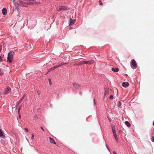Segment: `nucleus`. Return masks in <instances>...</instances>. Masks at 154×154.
I'll return each instance as SVG.
<instances>
[{
    "mask_svg": "<svg viewBox=\"0 0 154 154\" xmlns=\"http://www.w3.org/2000/svg\"><path fill=\"white\" fill-rule=\"evenodd\" d=\"M14 52L12 51H10L8 54L7 61L9 63H11L13 59Z\"/></svg>",
    "mask_w": 154,
    "mask_h": 154,
    "instance_id": "1",
    "label": "nucleus"
},
{
    "mask_svg": "<svg viewBox=\"0 0 154 154\" xmlns=\"http://www.w3.org/2000/svg\"><path fill=\"white\" fill-rule=\"evenodd\" d=\"M131 66L133 69H135L137 67V63L134 59H133L131 61Z\"/></svg>",
    "mask_w": 154,
    "mask_h": 154,
    "instance_id": "2",
    "label": "nucleus"
},
{
    "mask_svg": "<svg viewBox=\"0 0 154 154\" xmlns=\"http://www.w3.org/2000/svg\"><path fill=\"white\" fill-rule=\"evenodd\" d=\"M69 9V8L67 7L61 6L59 8H57L56 10L57 11H60L62 10H66Z\"/></svg>",
    "mask_w": 154,
    "mask_h": 154,
    "instance_id": "3",
    "label": "nucleus"
},
{
    "mask_svg": "<svg viewBox=\"0 0 154 154\" xmlns=\"http://www.w3.org/2000/svg\"><path fill=\"white\" fill-rule=\"evenodd\" d=\"M94 63V60H90L89 61H83L81 62H80L79 63V65L83 64H91L92 63Z\"/></svg>",
    "mask_w": 154,
    "mask_h": 154,
    "instance_id": "4",
    "label": "nucleus"
},
{
    "mask_svg": "<svg viewBox=\"0 0 154 154\" xmlns=\"http://www.w3.org/2000/svg\"><path fill=\"white\" fill-rule=\"evenodd\" d=\"M11 88H7L5 90V94H7L11 91Z\"/></svg>",
    "mask_w": 154,
    "mask_h": 154,
    "instance_id": "5",
    "label": "nucleus"
},
{
    "mask_svg": "<svg viewBox=\"0 0 154 154\" xmlns=\"http://www.w3.org/2000/svg\"><path fill=\"white\" fill-rule=\"evenodd\" d=\"M109 88H106L105 90L104 94V97H106L109 94Z\"/></svg>",
    "mask_w": 154,
    "mask_h": 154,
    "instance_id": "6",
    "label": "nucleus"
},
{
    "mask_svg": "<svg viewBox=\"0 0 154 154\" xmlns=\"http://www.w3.org/2000/svg\"><path fill=\"white\" fill-rule=\"evenodd\" d=\"M0 137L3 138H5V135L3 134V132L1 129H0Z\"/></svg>",
    "mask_w": 154,
    "mask_h": 154,
    "instance_id": "7",
    "label": "nucleus"
},
{
    "mask_svg": "<svg viewBox=\"0 0 154 154\" xmlns=\"http://www.w3.org/2000/svg\"><path fill=\"white\" fill-rule=\"evenodd\" d=\"M129 84L128 82H123L122 83V85L123 87L126 88L129 86Z\"/></svg>",
    "mask_w": 154,
    "mask_h": 154,
    "instance_id": "8",
    "label": "nucleus"
},
{
    "mask_svg": "<svg viewBox=\"0 0 154 154\" xmlns=\"http://www.w3.org/2000/svg\"><path fill=\"white\" fill-rule=\"evenodd\" d=\"M112 130L113 134H116V128L114 125H112Z\"/></svg>",
    "mask_w": 154,
    "mask_h": 154,
    "instance_id": "9",
    "label": "nucleus"
},
{
    "mask_svg": "<svg viewBox=\"0 0 154 154\" xmlns=\"http://www.w3.org/2000/svg\"><path fill=\"white\" fill-rule=\"evenodd\" d=\"M73 85L75 88H78L80 86L79 85L74 83H73Z\"/></svg>",
    "mask_w": 154,
    "mask_h": 154,
    "instance_id": "10",
    "label": "nucleus"
},
{
    "mask_svg": "<svg viewBox=\"0 0 154 154\" xmlns=\"http://www.w3.org/2000/svg\"><path fill=\"white\" fill-rule=\"evenodd\" d=\"M29 4H35L36 2H35V0H29Z\"/></svg>",
    "mask_w": 154,
    "mask_h": 154,
    "instance_id": "11",
    "label": "nucleus"
},
{
    "mask_svg": "<svg viewBox=\"0 0 154 154\" xmlns=\"http://www.w3.org/2000/svg\"><path fill=\"white\" fill-rule=\"evenodd\" d=\"M7 11V10L5 8H4L2 10V13L4 15H6Z\"/></svg>",
    "mask_w": 154,
    "mask_h": 154,
    "instance_id": "12",
    "label": "nucleus"
},
{
    "mask_svg": "<svg viewBox=\"0 0 154 154\" xmlns=\"http://www.w3.org/2000/svg\"><path fill=\"white\" fill-rule=\"evenodd\" d=\"M50 142L52 143L56 144V142L55 140L52 138L51 137H49Z\"/></svg>",
    "mask_w": 154,
    "mask_h": 154,
    "instance_id": "13",
    "label": "nucleus"
},
{
    "mask_svg": "<svg viewBox=\"0 0 154 154\" xmlns=\"http://www.w3.org/2000/svg\"><path fill=\"white\" fill-rule=\"evenodd\" d=\"M112 70L114 72H118L119 70L118 68H112Z\"/></svg>",
    "mask_w": 154,
    "mask_h": 154,
    "instance_id": "14",
    "label": "nucleus"
},
{
    "mask_svg": "<svg viewBox=\"0 0 154 154\" xmlns=\"http://www.w3.org/2000/svg\"><path fill=\"white\" fill-rule=\"evenodd\" d=\"M17 3L18 5H22L23 3V2L21 0H19L18 1Z\"/></svg>",
    "mask_w": 154,
    "mask_h": 154,
    "instance_id": "15",
    "label": "nucleus"
},
{
    "mask_svg": "<svg viewBox=\"0 0 154 154\" xmlns=\"http://www.w3.org/2000/svg\"><path fill=\"white\" fill-rule=\"evenodd\" d=\"M125 124L128 127H130L131 126V124L130 123L127 121H126L125 122Z\"/></svg>",
    "mask_w": 154,
    "mask_h": 154,
    "instance_id": "16",
    "label": "nucleus"
},
{
    "mask_svg": "<svg viewBox=\"0 0 154 154\" xmlns=\"http://www.w3.org/2000/svg\"><path fill=\"white\" fill-rule=\"evenodd\" d=\"M24 95L20 99V100H19V101H18V102H17V103L19 104V103H20L22 101V100L24 98Z\"/></svg>",
    "mask_w": 154,
    "mask_h": 154,
    "instance_id": "17",
    "label": "nucleus"
},
{
    "mask_svg": "<svg viewBox=\"0 0 154 154\" xmlns=\"http://www.w3.org/2000/svg\"><path fill=\"white\" fill-rule=\"evenodd\" d=\"M25 1L23 2V3L25 4L26 5H29V0H24Z\"/></svg>",
    "mask_w": 154,
    "mask_h": 154,
    "instance_id": "18",
    "label": "nucleus"
},
{
    "mask_svg": "<svg viewBox=\"0 0 154 154\" xmlns=\"http://www.w3.org/2000/svg\"><path fill=\"white\" fill-rule=\"evenodd\" d=\"M113 134L115 138V140H116V141L118 142V138L117 137V136L116 135V134Z\"/></svg>",
    "mask_w": 154,
    "mask_h": 154,
    "instance_id": "19",
    "label": "nucleus"
},
{
    "mask_svg": "<svg viewBox=\"0 0 154 154\" xmlns=\"http://www.w3.org/2000/svg\"><path fill=\"white\" fill-rule=\"evenodd\" d=\"M75 20H71L70 21V25H73L75 23Z\"/></svg>",
    "mask_w": 154,
    "mask_h": 154,
    "instance_id": "20",
    "label": "nucleus"
},
{
    "mask_svg": "<svg viewBox=\"0 0 154 154\" xmlns=\"http://www.w3.org/2000/svg\"><path fill=\"white\" fill-rule=\"evenodd\" d=\"M121 104H121V102L119 101L118 102V107H119V108H121Z\"/></svg>",
    "mask_w": 154,
    "mask_h": 154,
    "instance_id": "21",
    "label": "nucleus"
},
{
    "mask_svg": "<svg viewBox=\"0 0 154 154\" xmlns=\"http://www.w3.org/2000/svg\"><path fill=\"white\" fill-rule=\"evenodd\" d=\"M60 66V64L58 65L55 66H54V68L55 69L57 68Z\"/></svg>",
    "mask_w": 154,
    "mask_h": 154,
    "instance_id": "22",
    "label": "nucleus"
},
{
    "mask_svg": "<svg viewBox=\"0 0 154 154\" xmlns=\"http://www.w3.org/2000/svg\"><path fill=\"white\" fill-rule=\"evenodd\" d=\"M3 74V70L1 69H0V75H2Z\"/></svg>",
    "mask_w": 154,
    "mask_h": 154,
    "instance_id": "23",
    "label": "nucleus"
},
{
    "mask_svg": "<svg viewBox=\"0 0 154 154\" xmlns=\"http://www.w3.org/2000/svg\"><path fill=\"white\" fill-rule=\"evenodd\" d=\"M54 69H55L54 68V67H52V68L50 69L49 70L48 72H50L51 71L53 70H54Z\"/></svg>",
    "mask_w": 154,
    "mask_h": 154,
    "instance_id": "24",
    "label": "nucleus"
},
{
    "mask_svg": "<svg viewBox=\"0 0 154 154\" xmlns=\"http://www.w3.org/2000/svg\"><path fill=\"white\" fill-rule=\"evenodd\" d=\"M48 81L49 82L50 85H51V84H52V83H51V79H48Z\"/></svg>",
    "mask_w": 154,
    "mask_h": 154,
    "instance_id": "25",
    "label": "nucleus"
},
{
    "mask_svg": "<svg viewBox=\"0 0 154 154\" xmlns=\"http://www.w3.org/2000/svg\"><path fill=\"white\" fill-rule=\"evenodd\" d=\"M113 97L112 95H111L109 97V99L110 100H112L113 99Z\"/></svg>",
    "mask_w": 154,
    "mask_h": 154,
    "instance_id": "26",
    "label": "nucleus"
},
{
    "mask_svg": "<svg viewBox=\"0 0 154 154\" xmlns=\"http://www.w3.org/2000/svg\"><path fill=\"white\" fill-rule=\"evenodd\" d=\"M67 63H61L60 64V66H62V65H63L65 64H66Z\"/></svg>",
    "mask_w": 154,
    "mask_h": 154,
    "instance_id": "27",
    "label": "nucleus"
},
{
    "mask_svg": "<svg viewBox=\"0 0 154 154\" xmlns=\"http://www.w3.org/2000/svg\"><path fill=\"white\" fill-rule=\"evenodd\" d=\"M25 131L26 132H28V129H27V128H25Z\"/></svg>",
    "mask_w": 154,
    "mask_h": 154,
    "instance_id": "28",
    "label": "nucleus"
},
{
    "mask_svg": "<svg viewBox=\"0 0 154 154\" xmlns=\"http://www.w3.org/2000/svg\"><path fill=\"white\" fill-rule=\"evenodd\" d=\"M99 2H100V5H102L103 4V3H102V2H101L100 1H99Z\"/></svg>",
    "mask_w": 154,
    "mask_h": 154,
    "instance_id": "29",
    "label": "nucleus"
},
{
    "mask_svg": "<svg viewBox=\"0 0 154 154\" xmlns=\"http://www.w3.org/2000/svg\"><path fill=\"white\" fill-rule=\"evenodd\" d=\"M34 136L33 135H32V137L31 139L32 140H33L34 139Z\"/></svg>",
    "mask_w": 154,
    "mask_h": 154,
    "instance_id": "30",
    "label": "nucleus"
},
{
    "mask_svg": "<svg viewBox=\"0 0 154 154\" xmlns=\"http://www.w3.org/2000/svg\"><path fill=\"white\" fill-rule=\"evenodd\" d=\"M20 106L19 108L18 109V111L19 112V111H20Z\"/></svg>",
    "mask_w": 154,
    "mask_h": 154,
    "instance_id": "31",
    "label": "nucleus"
},
{
    "mask_svg": "<svg viewBox=\"0 0 154 154\" xmlns=\"http://www.w3.org/2000/svg\"><path fill=\"white\" fill-rule=\"evenodd\" d=\"M12 2L13 3H14V4L15 3V0H12Z\"/></svg>",
    "mask_w": 154,
    "mask_h": 154,
    "instance_id": "32",
    "label": "nucleus"
},
{
    "mask_svg": "<svg viewBox=\"0 0 154 154\" xmlns=\"http://www.w3.org/2000/svg\"><path fill=\"white\" fill-rule=\"evenodd\" d=\"M41 128L42 129V130L43 131H44V129H43V128L42 127H41Z\"/></svg>",
    "mask_w": 154,
    "mask_h": 154,
    "instance_id": "33",
    "label": "nucleus"
},
{
    "mask_svg": "<svg viewBox=\"0 0 154 154\" xmlns=\"http://www.w3.org/2000/svg\"><path fill=\"white\" fill-rule=\"evenodd\" d=\"M2 58L0 56V61H2Z\"/></svg>",
    "mask_w": 154,
    "mask_h": 154,
    "instance_id": "34",
    "label": "nucleus"
},
{
    "mask_svg": "<svg viewBox=\"0 0 154 154\" xmlns=\"http://www.w3.org/2000/svg\"><path fill=\"white\" fill-rule=\"evenodd\" d=\"M94 103L95 104H96V103L95 102V99L94 100Z\"/></svg>",
    "mask_w": 154,
    "mask_h": 154,
    "instance_id": "35",
    "label": "nucleus"
},
{
    "mask_svg": "<svg viewBox=\"0 0 154 154\" xmlns=\"http://www.w3.org/2000/svg\"><path fill=\"white\" fill-rule=\"evenodd\" d=\"M152 140H153V141L154 142V137H152Z\"/></svg>",
    "mask_w": 154,
    "mask_h": 154,
    "instance_id": "36",
    "label": "nucleus"
},
{
    "mask_svg": "<svg viewBox=\"0 0 154 154\" xmlns=\"http://www.w3.org/2000/svg\"><path fill=\"white\" fill-rule=\"evenodd\" d=\"M122 132V131H120V130L119 131V133H121Z\"/></svg>",
    "mask_w": 154,
    "mask_h": 154,
    "instance_id": "37",
    "label": "nucleus"
},
{
    "mask_svg": "<svg viewBox=\"0 0 154 154\" xmlns=\"http://www.w3.org/2000/svg\"><path fill=\"white\" fill-rule=\"evenodd\" d=\"M113 154H116V153L115 151H114L113 152Z\"/></svg>",
    "mask_w": 154,
    "mask_h": 154,
    "instance_id": "38",
    "label": "nucleus"
},
{
    "mask_svg": "<svg viewBox=\"0 0 154 154\" xmlns=\"http://www.w3.org/2000/svg\"><path fill=\"white\" fill-rule=\"evenodd\" d=\"M38 94H40V93H39V92H38Z\"/></svg>",
    "mask_w": 154,
    "mask_h": 154,
    "instance_id": "39",
    "label": "nucleus"
},
{
    "mask_svg": "<svg viewBox=\"0 0 154 154\" xmlns=\"http://www.w3.org/2000/svg\"><path fill=\"white\" fill-rule=\"evenodd\" d=\"M153 125L154 126V122L153 123Z\"/></svg>",
    "mask_w": 154,
    "mask_h": 154,
    "instance_id": "40",
    "label": "nucleus"
}]
</instances>
